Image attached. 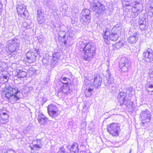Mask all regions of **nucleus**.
Masks as SVG:
<instances>
[{
  "label": "nucleus",
  "mask_w": 153,
  "mask_h": 153,
  "mask_svg": "<svg viewBox=\"0 0 153 153\" xmlns=\"http://www.w3.org/2000/svg\"><path fill=\"white\" fill-rule=\"evenodd\" d=\"M149 77L151 80H153V69L152 68L150 71Z\"/></svg>",
  "instance_id": "4c0bfd02"
},
{
  "label": "nucleus",
  "mask_w": 153,
  "mask_h": 153,
  "mask_svg": "<svg viewBox=\"0 0 153 153\" xmlns=\"http://www.w3.org/2000/svg\"><path fill=\"white\" fill-rule=\"evenodd\" d=\"M48 4L47 3V6L48 7H49L50 8H51L50 3H51V2H49L48 1Z\"/></svg>",
  "instance_id": "37998d69"
},
{
  "label": "nucleus",
  "mask_w": 153,
  "mask_h": 153,
  "mask_svg": "<svg viewBox=\"0 0 153 153\" xmlns=\"http://www.w3.org/2000/svg\"><path fill=\"white\" fill-rule=\"evenodd\" d=\"M37 119L39 123L43 125L46 123L48 120V118L43 114L39 113Z\"/></svg>",
  "instance_id": "aec40b11"
},
{
  "label": "nucleus",
  "mask_w": 153,
  "mask_h": 153,
  "mask_svg": "<svg viewBox=\"0 0 153 153\" xmlns=\"http://www.w3.org/2000/svg\"><path fill=\"white\" fill-rule=\"evenodd\" d=\"M124 9H125V7H124L123 8V9L124 10Z\"/></svg>",
  "instance_id": "4d7b16f0"
},
{
  "label": "nucleus",
  "mask_w": 153,
  "mask_h": 153,
  "mask_svg": "<svg viewBox=\"0 0 153 153\" xmlns=\"http://www.w3.org/2000/svg\"><path fill=\"white\" fill-rule=\"evenodd\" d=\"M131 64L128 59L126 57L122 58L119 62V68L122 73L126 72L130 69Z\"/></svg>",
  "instance_id": "1a4fd4ad"
},
{
  "label": "nucleus",
  "mask_w": 153,
  "mask_h": 153,
  "mask_svg": "<svg viewBox=\"0 0 153 153\" xmlns=\"http://www.w3.org/2000/svg\"><path fill=\"white\" fill-rule=\"evenodd\" d=\"M48 111L49 115L52 117H55L58 115V109L53 104L50 105L48 106Z\"/></svg>",
  "instance_id": "2eb2a0df"
},
{
  "label": "nucleus",
  "mask_w": 153,
  "mask_h": 153,
  "mask_svg": "<svg viewBox=\"0 0 153 153\" xmlns=\"http://www.w3.org/2000/svg\"><path fill=\"white\" fill-rule=\"evenodd\" d=\"M62 80L64 82L61 81L59 82V85L61 88L58 95L60 97H62L65 94L67 95L69 94L72 91V89L69 88L68 85V80H69V79L65 77L63 78Z\"/></svg>",
  "instance_id": "7ed1b4c3"
},
{
  "label": "nucleus",
  "mask_w": 153,
  "mask_h": 153,
  "mask_svg": "<svg viewBox=\"0 0 153 153\" xmlns=\"http://www.w3.org/2000/svg\"><path fill=\"white\" fill-rule=\"evenodd\" d=\"M134 9H135V8ZM132 10H133V9ZM140 12V10H135V9H134V11L133 10L132 13H131V16L132 18H135L138 16Z\"/></svg>",
  "instance_id": "cd10ccee"
},
{
  "label": "nucleus",
  "mask_w": 153,
  "mask_h": 153,
  "mask_svg": "<svg viewBox=\"0 0 153 153\" xmlns=\"http://www.w3.org/2000/svg\"><path fill=\"white\" fill-rule=\"evenodd\" d=\"M126 7H127V6H125V8Z\"/></svg>",
  "instance_id": "13d9d810"
},
{
  "label": "nucleus",
  "mask_w": 153,
  "mask_h": 153,
  "mask_svg": "<svg viewBox=\"0 0 153 153\" xmlns=\"http://www.w3.org/2000/svg\"><path fill=\"white\" fill-rule=\"evenodd\" d=\"M123 5H126L128 7V6H131L132 0H122Z\"/></svg>",
  "instance_id": "bb28decb"
},
{
  "label": "nucleus",
  "mask_w": 153,
  "mask_h": 153,
  "mask_svg": "<svg viewBox=\"0 0 153 153\" xmlns=\"http://www.w3.org/2000/svg\"><path fill=\"white\" fill-rule=\"evenodd\" d=\"M3 64L0 61V71H3L4 70V69L3 67Z\"/></svg>",
  "instance_id": "ea45409f"
},
{
  "label": "nucleus",
  "mask_w": 153,
  "mask_h": 153,
  "mask_svg": "<svg viewBox=\"0 0 153 153\" xmlns=\"http://www.w3.org/2000/svg\"><path fill=\"white\" fill-rule=\"evenodd\" d=\"M27 74L22 70H19L17 71V76L19 78H24L27 75Z\"/></svg>",
  "instance_id": "393cba45"
},
{
  "label": "nucleus",
  "mask_w": 153,
  "mask_h": 153,
  "mask_svg": "<svg viewBox=\"0 0 153 153\" xmlns=\"http://www.w3.org/2000/svg\"><path fill=\"white\" fill-rule=\"evenodd\" d=\"M71 37V36L70 35L68 37V39L70 38Z\"/></svg>",
  "instance_id": "603ef678"
},
{
  "label": "nucleus",
  "mask_w": 153,
  "mask_h": 153,
  "mask_svg": "<svg viewBox=\"0 0 153 153\" xmlns=\"http://www.w3.org/2000/svg\"><path fill=\"white\" fill-rule=\"evenodd\" d=\"M149 94L151 95H152V94H150L149 93Z\"/></svg>",
  "instance_id": "6e6d98bb"
},
{
  "label": "nucleus",
  "mask_w": 153,
  "mask_h": 153,
  "mask_svg": "<svg viewBox=\"0 0 153 153\" xmlns=\"http://www.w3.org/2000/svg\"><path fill=\"white\" fill-rule=\"evenodd\" d=\"M70 146H67V147H68V148H70Z\"/></svg>",
  "instance_id": "864d4df0"
},
{
  "label": "nucleus",
  "mask_w": 153,
  "mask_h": 153,
  "mask_svg": "<svg viewBox=\"0 0 153 153\" xmlns=\"http://www.w3.org/2000/svg\"><path fill=\"white\" fill-rule=\"evenodd\" d=\"M138 39V33L137 32L135 33L129 37L128 39V41L131 44H134L137 41Z\"/></svg>",
  "instance_id": "a211bd4d"
},
{
  "label": "nucleus",
  "mask_w": 153,
  "mask_h": 153,
  "mask_svg": "<svg viewBox=\"0 0 153 153\" xmlns=\"http://www.w3.org/2000/svg\"><path fill=\"white\" fill-rule=\"evenodd\" d=\"M30 147L31 150H33L34 149V148L35 147L34 146L33 147L31 146H30Z\"/></svg>",
  "instance_id": "09e8293b"
},
{
  "label": "nucleus",
  "mask_w": 153,
  "mask_h": 153,
  "mask_svg": "<svg viewBox=\"0 0 153 153\" xmlns=\"http://www.w3.org/2000/svg\"><path fill=\"white\" fill-rule=\"evenodd\" d=\"M140 119L141 121L140 124L143 126L147 127L151 120V114L150 112L147 109L142 110L140 114Z\"/></svg>",
  "instance_id": "39448f33"
},
{
  "label": "nucleus",
  "mask_w": 153,
  "mask_h": 153,
  "mask_svg": "<svg viewBox=\"0 0 153 153\" xmlns=\"http://www.w3.org/2000/svg\"><path fill=\"white\" fill-rule=\"evenodd\" d=\"M66 33L64 31H60L59 33V37L63 38L64 39L65 37Z\"/></svg>",
  "instance_id": "c9c22d12"
},
{
  "label": "nucleus",
  "mask_w": 153,
  "mask_h": 153,
  "mask_svg": "<svg viewBox=\"0 0 153 153\" xmlns=\"http://www.w3.org/2000/svg\"><path fill=\"white\" fill-rule=\"evenodd\" d=\"M126 94H128L129 96H131L132 95L131 93L133 91V88L132 87H128L126 88Z\"/></svg>",
  "instance_id": "2f4dec72"
},
{
  "label": "nucleus",
  "mask_w": 153,
  "mask_h": 153,
  "mask_svg": "<svg viewBox=\"0 0 153 153\" xmlns=\"http://www.w3.org/2000/svg\"><path fill=\"white\" fill-rule=\"evenodd\" d=\"M52 13H53V15H55L56 14H57V13H56V11H55V10H53V12H52Z\"/></svg>",
  "instance_id": "49530a36"
},
{
  "label": "nucleus",
  "mask_w": 153,
  "mask_h": 153,
  "mask_svg": "<svg viewBox=\"0 0 153 153\" xmlns=\"http://www.w3.org/2000/svg\"><path fill=\"white\" fill-rule=\"evenodd\" d=\"M0 114L1 118L5 121L7 120L9 117L8 115L6 112H2Z\"/></svg>",
  "instance_id": "c85d7f7f"
},
{
  "label": "nucleus",
  "mask_w": 153,
  "mask_h": 153,
  "mask_svg": "<svg viewBox=\"0 0 153 153\" xmlns=\"http://www.w3.org/2000/svg\"><path fill=\"white\" fill-rule=\"evenodd\" d=\"M2 77L4 79H6V81H5V82L8 81V76L5 75H3L2 76Z\"/></svg>",
  "instance_id": "a19ab883"
},
{
  "label": "nucleus",
  "mask_w": 153,
  "mask_h": 153,
  "mask_svg": "<svg viewBox=\"0 0 153 153\" xmlns=\"http://www.w3.org/2000/svg\"><path fill=\"white\" fill-rule=\"evenodd\" d=\"M3 6V4H2V2L0 0V9L2 8Z\"/></svg>",
  "instance_id": "c03bdc74"
},
{
  "label": "nucleus",
  "mask_w": 153,
  "mask_h": 153,
  "mask_svg": "<svg viewBox=\"0 0 153 153\" xmlns=\"http://www.w3.org/2000/svg\"><path fill=\"white\" fill-rule=\"evenodd\" d=\"M39 41L40 42H41V43H42V39L41 38H40L39 39Z\"/></svg>",
  "instance_id": "8fccbe9b"
},
{
  "label": "nucleus",
  "mask_w": 153,
  "mask_h": 153,
  "mask_svg": "<svg viewBox=\"0 0 153 153\" xmlns=\"http://www.w3.org/2000/svg\"><path fill=\"white\" fill-rule=\"evenodd\" d=\"M19 45L17 40L12 39L7 42L6 47V49L8 51L9 53L12 54L18 49Z\"/></svg>",
  "instance_id": "423d86ee"
},
{
  "label": "nucleus",
  "mask_w": 153,
  "mask_h": 153,
  "mask_svg": "<svg viewBox=\"0 0 153 153\" xmlns=\"http://www.w3.org/2000/svg\"><path fill=\"white\" fill-rule=\"evenodd\" d=\"M6 87L7 91L5 93V96L11 102L13 103L19 100L18 94L20 93V91L17 87L9 85Z\"/></svg>",
  "instance_id": "f03ea898"
},
{
  "label": "nucleus",
  "mask_w": 153,
  "mask_h": 153,
  "mask_svg": "<svg viewBox=\"0 0 153 153\" xmlns=\"http://www.w3.org/2000/svg\"><path fill=\"white\" fill-rule=\"evenodd\" d=\"M67 42H68L67 40H64V44L65 45L66 44Z\"/></svg>",
  "instance_id": "de8ad7c7"
},
{
  "label": "nucleus",
  "mask_w": 153,
  "mask_h": 153,
  "mask_svg": "<svg viewBox=\"0 0 153 153\" xmlns=\"http://www.w3.org/2000/svg\"><path fill=\"white\" fill-rule=\"evenodd\" d=\"M60 53L59 52L53 54V58L55 59L58 60L59 59L60 56Z\"/></svg>",
  "instance_id": "72a5a7b5"
},
{
  "label": "nucleus",
  "mask_w": 153,
  "mask_h": 153,
  "mask_svg": "<svg viewBox=\"0 0 153 153\" xmlns=\"http://www.w3.org/2000/svg\"><path fill=\"white\" fill-rule=\"evenodd\" d=\"M139 28L140 30L143 31L146 30L148 28V26L143 23H141L140 24Z\"/></svg>",
  "instance_id": "c756f323"
},
{
  "label": "nucleus",
  "mask_w": 153,
  "mask_h": 153,
  "mask_svg": "<svg viewBox=\"0 0 153 153\" xmlns=\"http://www.w3.org/2000/svg\"><path fill=\"white\" fill-rule=\"evenodd\" d=\"M35 51L37 54H39L40 52L38 50H36Z\"/></svg>",
  "instance_id": "a18cd8bd"
},
{
  "label": "nucleus",
  "mask_w": 153,
  "mask_h": 153,
  "mask_svg": "<svg viewBox=\"0 0 153 153\" xmlns=\"http://www.w3.org/2000/svg\"><path fill=\"white\" fill-rule=\"evenodd\" d=\"M102 36L105 42L107 44H108L109 43V39L111 41H116L120 37V35L112 31L110 32L106 30L104 32Z\"/></svg>",
  "instance_id": "0eeeda50"
},
{
  "label": "nucleus",
  "mask_w": 153,
  "mask_h": 153,
  "mask_svg": "<svg viewBox=\"0 0 153 153\" xmlns=\"http://www.w3.org/2000/svg\"><path fill=\"white\" fill-rule=\"evenodd\" d=\"M143 60L146 62H150L153 61V51L150 48L144 51L143 54Z\"/></svg>",
  "instance_id": "ddd939ff"
},
{
  "label": "nucleus",
  "mask_w": 153,
  "mask_h": 153,
  "mask_svg": "<svg viewBox=\"0 0 153 153\" xmlns=\"http://www.w3.org/2000/svg\"><path fill=\"white\" fill-rule=\"evenodd\" d=\"M32 143L33 144L34 147L36 148L40 149L42 148V147L43 144L42 141L39 139L34 140L32 142Z\"/></svg>",
  "instance_id": "412c9836"
},
{
  "label": "nucleus",
  "mask_w": 153,
  "mask_h": 153,
  "mask_svg": "<svg viewBox=\"0 0 153 153\" xmlns=\"http://www.w3.org/2000/svg\"><path fill=\"white\" fill-rule=\"evenodd\" d=\"M90 11L88 9H84L80 14V21L84 25H87L90 22L91 18Z\"/></svg>",
  "instance_id": "6e6552de"
},
{
  "label": "nucleus",
  "mask_w": 153,
  "mask_h": 153,
  "mask_svg": "<svg viewBox=\"0 0 153 153\" xmlns=\"http://www.w3.org/2000/svg\"><path fill=\"white\" fill-rule=\"evenodd\" d=\"M106 73L107 80L104 82L105 85L109 86L112 91H115L116 89V86L113 77L110 76L111 73L108 70L106 71Z\"/></svg>",
  "instance_id": "9d476101"
},
{
  "label": "nucleus",
  "mask_w": 153,
  "mask_h": 153,
  "mask_svg": "<svg viewBox=\"0 0 153 153\" xmlns=\"http://www.w3.org/2000/svg\"><path fill=\"white\" fill-rule=\"evenodd\" d=\"M78 147V144L76 142L74 143L70 149L71 153H78L79 152Z\"/></svg>",
  "instance_id": "4be33fe9"
},
{
  "label": "nucleus",
  "mask_w": 153,
  "mask_h": 153,
  "mask_svg": "<svg viewBox=\"0 0 153 153\" xmlns=\"http://www.w3.org/2000/svg\"><path fill=\"white\" fill-rule=\"evenodd\" d=\"M10 33L11 36H13V33L12 32H10Z\"/></svg>",
  "instance_id": "3c124183"
},
{
  "label": "nucleus",
  "mask_w": 153,
  "mask_h": 153,
  "mask_svg": "<svg viewBox=\"0 0 153 153\" xmlns=\"http://www.w3.org/2000/svg\"><path fill=\"white\" fill-rule=\"evenodd\" d=\"M37 18L38 22L40 24H42L45 22V19L41 9L38 10Z\"/></svg>",
  "instance_id": "6ab92c4d"
},
{
  "label": "nucleus",
  "mask_w": 153,
  "mask_h": 153,
  "mask_svg": "<svg viewBox=\"0 0 153 153\" xmlns=\"http://www.w3.org/2000/svg\"><path fill=\"white\" fill-rule=\"evenodd\" d=\"M57 153H66L65 149L63 147H62L59 149Z\"/></svg>",
  "instance_id": "e433bc0d"
},
{
  "label": "nucleus",
  "mask_w": 153,
  "mask_h": 153,
  "mask_svg": "<svg viewBox=\"0 0 153 153\" xmlns=\"http://www.w3.org/2000/svg\"><path fill=\"white\" fill-rule=\"evenodd\" d=\"M146 90L149 92H153V85L152 83L149 82L146 83L145 86Z\"/></svg>",
  "instance_id": "b1692460"
},
{
  "label": "nucleus",
  "mask_w": 153,
  "mask_h": 153,
  "mask_svg": "<svg viewBox=\"0 0 153 153\" xmlns=\"http://www.w3.org/2000/svg\"><path fill=\"white\" fill-rule=\"evenodd\" d=\"M91 10L98 14L102 15L105 14L106 9L105 6L97 0H94L91 4Z\"/></svg>",
  "instance_id": "20e7f679"
},
{
  "label": "nucleus",
  "mask_w": 153,
  "mask_h": 153,
  "mask_svg": "<svg viewBox=\"0 0 153 153\" xmlns=\"http://www.w3.org/2000/svg\"><path fill=\"white\" fill-rule=\"evenodd\" d=\"M121 29V27L119 25H117L113 27L111 31L120 35Z\"/></svg>",
  "instance_id": "5701e85b"
},
{
  "label": "nucleus",
  "mask_w": 153,
  "mask_h": 153,
  "mask_svg": "<svg viewBox=\"0 0 153 153\" xmlns=\"http://www.w3.org/2000/svg\"><path fill=\"white\" fill-rule=\"evenodd\" d=\"M4 153H16V152L13 149H9L6 151Z\"/></svg>",
  "instance_id": "58836bf2"
},
{
  "label": "nucleus",
  "mask_w": 153,
  "mask_h": 153,
  "mask_svg": "<svg viewBox=\"0 0 153 153\" xmlns=\"http://www.w3.org/2000/svg\"><path fill=\"white\" fill-rule=\"evenodd\" d=\"M124 45V43L122 41H120L118 42H117L115 44V47L117 48H119Z\"/></svg>",
  "instance_id": "473e14b6"
},
{
  "label": "nucleus",
  "mask_w": 153,
  "mask_h": 153,
  "mask_svg": "<svg viewBox=\"0 0 153 153\" xmlns=\"http://www.w3.org/2000/svg\"><path fill=\"white\" fill-rule=\"evenodd\" d=\"M117 100L121 106L123 105H127L128 102L126 93L122 91L119 93L117 96Z\"/></svg>",
  "instance_id": "4468645a"
},
{
  "label": "nucleus",
  "mask_w": 153,
  "mask_h": 153,
  "mask_svg": "<svg viewBox=\"0 0 153 153\" xmlns=\"http://www.w3.org/2000/svg\"><path fill=\"white\" fill-rule=\"evenodd\" d=\"M141 1L140 0H134L132 1L131 6L134 7V8H135L136 5L141 4Z\"/></svg>",
  "instance_id": "7c9ffc66"
},
{
  "label": "nucleus",
  "mask_w": 153,
  "mask_h": 153,
  "mask_svg": "<svg viewBox=\"0 0 153 153\" xmlns=\"http://www.w3.org/2000/svg\"><path fill=\"white\" fill-rule=\"evenodd\" d=\"M108 131L113 136H118L120 131V127L118 124L112 123L108 128Z\"/></svg>",
  "instance_id": "9b49d317"
},
{
  "label": "nucleus",
  "mask_w": 153,
  "mask_h": 153,
  "mask_svg": "<svg viewBox=\"0 0 153 153\" xmlns=\"http://www.w3.org/2000/svg\"><path fill=\"white\" fill-rule=\"evenodd\" d=\"M17 12L19 15L23 18H27L28 16V12L27 10L26 7L23 4L19 3L16 6Z\"/></svg>",
  "instance_id": "f8f14e48"
},
{
  "label": "nucleus",
  "mask_w": 153,
  "mask_h": 153,
  "mask_svg": "<svg viewBox=\"0 0 153 153\" xmlns=\"http://www.w3.org/2000/svg\"><path fill=\"white\" fill-rule=\"evenodd\" d=\"M45 60V59H43V61H43H43H44Z\"/></svg>",
  "instance_id": "5fc2aeb1"
},
{
  "label": "nucleus",
  "mask_w": 153,
  "mask_h": 153,
  "mask_svg": "<svg viewBox=\"0 0 153 153\" xmlns=\"http://www.w3.org/2000/svg\"><path fill=\"white\" fill-rule=\"evenodd\" d=\"M127 6V7L124 10L126 11L127 12H129V11L130 10V7H129L130 6H128V7H127V6Z\"/></svg>",
  "instance_id": "79ce46f5"
},
{
  "label": "nucleus",
  "mask_w": 153,
  "mask_h": 153,
  "mask_svg": "<svg viewBox=\"0 0 153 153\" xmlns=\"http://www.w3.org/2000/svg\"><path fill=\"white\" fill-rule=\"evenodd\" d=\"M91 82L95 88H97L100 86L102 82V78L99 75L95 74L93 77V79L91 80Z\"/></svg>",
  "instance_id": "dca6fc26"
},
{
  "label": "nucleus",
  "mask_w": 153,
  "mask_h": 153,
  "mask_svg": "<svg viewBox=\"0 0 153 153\" xmlns=\"http://www.w3.org/2000/svg\"><path fill=\"white\" fill-rule=\"evenodd\" d=\"M79 50L84 51L82 58L86 61H89L95 55V48L94 45L91 43H85L82 41L79 42L76 44Z\"/></svg>",
  "instance_id": "f257e3e1"
},
{
  "label": "nucleus",
  "mask_w": 153,
  "mask_h": 153,
  "mask_svg": "<svg viewBox=\"0 0 153 153\" xmlns=\"http://www.w3.org/2000/svg\"><path fill=\"white\" fill-rule=\"evenodd\" d=\"M93 89L91 88L86 89L85 92V96L87 97H89L91 96L92 94V91Z\"/></svg>",
  "instance_id": "a878e982"
},
{
  "label": "nucleus",
  "mask_w": 153,
  "mask_h": 153,
  "mask_svg": "<svg viewBox=\"0 0 153 153\" xmlns=\"http://www.w3.org/2000/svg\"><path fill=\"white\" fill-rule=\"evenodd\" d=\"M57 62L58 60L53 58L51 61V66L54 68L57 65Z\"/></svg>",
  "instance_id": "f704fd0d"
},
{
  "label": "nucleus",
  "mask_w": 153,
  "mask_h": 153,
  "mask_svg": "<svg viewBox=\"0 0 153 153\" xmlns=\"http://www.w3.org/2000/svg\"><path fill=\"white\" fill-rule=\"evenodd\" d=\"M27 61L29 63H31L35 61L36 56L34 53L28 51L26 54Z\"/></svg>",
  "instance_id": "f3484780"
}]
</instances>
